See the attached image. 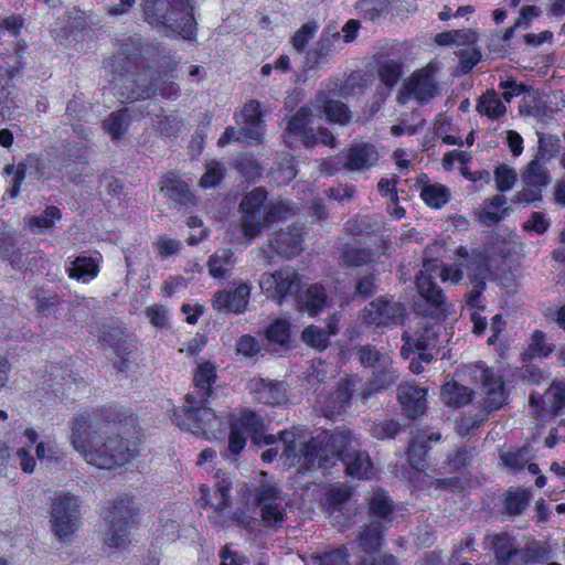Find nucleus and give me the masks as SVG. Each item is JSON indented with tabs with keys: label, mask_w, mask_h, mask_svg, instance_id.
I'll return each instance as SVG.
<instances>
[{
	"label": "nucleus",
	"mask_w": 565,
	"mask_h": 565,
	"mask_svg": "<svg viewBox=\"0 0 565 565\" xmlns=\"http://www.w3.org/2000/svg\"><path fill=\"white\" fill-rule=\"evenodd\" d=\"M156 70L147 81L149 66L145 63L142 47L139 43L124 41L118 45L117 52L105 61L109 68L110 83L124 82L130 93L127 98L140 100L159 95L167 100H175L181 93L180 86L169 78H173L178 70L180 57L157 45L152 52Z\"/></svg>",
	"instance_id": "obj_1"
},
{
	"label": "nucleus",
	"mask_w": 565,
	"mask_h": 565,
	"mask_svg": "<svg viewBox=\"0 0 565 565\" xmlns=\"http://www.w3.org/2000/svg\"><path fill=\"white\" fill-rule=\"evenodd\" d=\"M280 440L284 444L281 457L291 463L299 462L307 470L316 467L328 469L359 446L352 431L345 427L322 431L310 440H307L303 429L292 427L280 433Z\"/></svg>",
	"instance_id": "obj_2"
},
{
	"label": "nucleus",
	"mask_w": 565,
	"mask_h": 565,
	"mask_svg": "<svg viewBox=\"0 0 565 565\" xmlns=\"http://www.w3.org/2000/svg\"><path fill=\"white\" fill-rule=\"evenodd\" d=\"M72 445L89 465L100 469L122 466L137 452L134 445L116 433L115 425L85 415L74 422Z\"/></svg>",
	"instance_id": "obj_3"
},
{
	"label": "nucleus",
	"mask_w": 565,
	"mask_h": 565,
	"mask_svg": "<svg viewBox=\"0 0 565 565\" xmlns=\"http://www.w3.org/2000/svg\"><path fill=\"white\" fill-rule=\"evenodd\" d=\"M142 18L168 38L196 39L198 23L190 0H142Z\"/></svg>",
	"instance_id": "obj_4"
},
{
	"label": "nucleus",
	"mask_w": 565,
	"mask_h": 565,
	"mask_svg": "<svg viewBox=\"0 0 565 565\" xmlns=\"http://www.w3.org/2000/svg\"><path fill=\"white\" fill-rule=\"evenodd\" d=\"M436 277L443 281L450 280L458 284L463 274L461 269L438 264L437 260L423 263V270L416 275V288L425 305L423 307L420 303H416V308L424 316L440 317L447 311L446 297L441 288L437 286Z\"/></svg>",
	"instance_id": "obj_5"
},
{
	"label": "nucleus",
	"mask_w": 565,
	"mask_h": 565,
	"mask_svg": "<svg viewBox=\"0 0 565 565\" xmlns=\"http://www.w3.org/2000/svg\"><path fill=\"white\" fill-rule=\"evenodd\" d=\"M267 191L256 188L249 192V241L273 223L287 220L295 207L282 201L267 202Z\"/></svg>",
	"instance_id": "obj_6"
},
{
	"label": "nucleus",
	"mask_w": 565,
	"mask_h": 565,
	"mask_svg": "<svg viewBox=\"0 0 565 565\" xmlns=\"http://www.w3.org/2000/svg\"><path fill=\"white\" fill-rule=\"evenodd\" d=\"M79 501L71 493H60L52 500L50 522L60 541L67 542L79 526Z\"/></svg>",
	"instance_id": "obj_7"
},
{
	"label": "nucleus",
	"mask_w": 565,
	"mask_h": 565,
	"mask_svg": "<svg viewBox=\"0 0 565 565\" xmlns=\"http://www.w3.org/2000/svg\"><path fill=\"white\" fill-rule=\"evenodd\" d=\"M232 487L231 478H223L215 484V490L211 492L206 486H201L199 503L203 508H212L213 515H210V520L217 525H226L232 521H236L238 524L245 527V522L242 515H231L226 512L228 508V492Z\"/></svg>",
	"instance_id": "obj_8"
},
{
	"label": "nucleus",
	"mask_w": 565,
	"mask_h": 565,
	"mask_svg": "<svg viewBox=\"0 0 565 565\" xmlns=\"http://www.w3.org/2000/svg\"><path fill=\"white\" fill-rule=\"evenodd\" d=\"M109 529L105 533V543L109 547L124 548L129 543V530L132 525V509L129 500H115L105 514Z\"/></svg>",
	"instance_id": "obj_9"
},
{
	"label": "nucleus",
	"mask_w": 565,
	"mask_h": 565,
	"mask_svg": "<svg viewBox=\"0 0 565 565\" xmlns=\"http://www.w3.org/2000/svg\"><path fill=\"white\" fill-rule=\"evenodd\" d=\"M444 328L439 323L425 324L420 329L416 330L412 335L408 332L402 334L404 344L401 348V355L404 359H408L409 353L418 351V356L425 363L431 362L435 354L438 353L440 347L439 337Z\"/></svg>",
	"instance_id": "obj_10"
},
{
	"label": "nucleus",
	"mask_w": 565,
	"mask_h": 565,
	"mask_svg": "<svg viewBox=\"0 0 565 565\" xmlns=\"http://www.w3.org/2000/svg\"><path fill=\"white\" fill-rule=\"evenodd\" d=\"M262 484L256 490V509L265 526H281L285 520L282 492L273 483L266 481L267 473L259 472Z\"/></svg>",
	"instance_id": "obj_11"
},
{
	"label": "nucleus",
	"mask_w": 565,
	"mask_h": 565,
	"mask_svg": "<svg viewBox=\"0 0 565 565\" xmlns=\"http://www.w3.org/2000/svg\"><path fill=\"white\" fill-rule=\"evenodd\" d=\"M216 381V366L211 362L200 363L193 374L194 390L184 397L183 409L192 415L198 413L210 414L205 403L212 393V385Z\"/></svg>",
	"instance_id": "obj_12"
},
{
	"label": "nucleus",
	"mask_w": 565,
	"mask_h": 565,
	"mask_svg": "<svg viewBox=\"0 0 565 565\" xmlns=\"http://www.w3.org/2000/svg\"><path fill=\"white\" fill-rule=\"evenodd\" d=\"M406 309L399 301L379 297L362 310V320L367 326L391 327L403 322Z\"/></svg>",
	"instance_id": "obj_13"
},
{
	"label": "nucleus",
	"mask_w": 565,
	"mask_h": 565,
	"mask_svg": "<svg viewBox=\"0 0 565 565\" xmlns=\"http://www.w3.org/2000/svg\"><path fill=\"white\" fill-rule=\"evenodd\" d=\"M300 275L291 267H285L270 274H264L259 280L263 292L281 302L286 297L299 290Z\"/></svg>",
	"instance_id": "obj_14"
},
{
	"label": "nucleus",
	"mask_w": 565,
	"mask_h": 565,
	"mask_svg": "<svg viewBox=\"0 0 565 565\" xmlns=\"http://www.w3.org/2000/svg\"><path fill=\"white\" fill-rule=\"evenodd\" d=\"M472 377L481 383L482 405L488 412L497 411L504 405L507 394L501 376L483 365H476Z\"/></svg>",
	"instance_id": "obj_15"
},
{
	"label": "nucleus",
	"mask_w": 565,
	"mask_h": 565,
	"mask_svg": "<svg viewBox=\"0 0 565 565\" xmlns=\"http://www.w3.org/2000/svg\"><path fill=\"white\" fill-rule=\"evenodd\" d=\"M437 93V84L434 75V67H426L416 71L405 83L404 90L401 94L403 102L405 98H415L418 102H426Z\"/></svg>",
	"instance_id": "obj_16"
},
{
	"label": "nucleus",
	"mask_w": 565,
	"mask_h": 565,
	"mask_svg": "<svg viewBox=\"0 0 565 565\" xmlns=\"http://www.w3.org/2000/svg\"><path fill=\"white\" fill-rule=\"evenodd\" d=\"M341 49V34L335 26H329L321 34L316 47L308 52L307 65L313 68L328 63Z\"/></svg>",
	"instance_id": "obj_17"
},
{
	"label": "nucleus",
	"mask_w": 565,
	"mask_h": 565,
	"mask_svg": "<svg viewBox=\"0 0 565 565\" xmlns=\"http://www.w3.org/2000/svg\"><path fill=\"white\" fill-rule=\"evenodd\" d=\"M212 306L220 312L243 313L247 307V284L241 282L234 289L216 291Z\"/></svg>",
	"instance_id": "obj_18"
},
{
	"label": "nucleus",
	"mask_w": 565,
	"mask_h": 565,
	"mask_svg": "<svg viewBox=\"0 0 565 565\" xmlns=\"http://www.w3.org/2000/svg\"><path fill=\"white\" fill-rule=\"evenodd\" d=\"M426 394V388L412 383H404L398 386V401L408 417L416 418L425 413Z\"/></svg>",
	"instance_id": "obj_19"
},
{
	"label": "nucleus",
	"mask_w": 565,
	"mask_h": 565,
	"mask_svg": "<svg viewBox=\"0 0 565 565\" xmlns=\"http://www.w3.org/2000/svg\"><path fill=\"white\" fill-rule=\"evenodd\" d=\"M377 161L379 152L373 143H355L348 149L344 166L350 171L363 172Z\"/></svg>",
	"instance_id": "obj_20"
},
{
	"label": "nucleus",
	"mask_w": 565,
	"mask_h": 565,
	"mask_svg": "<svg viewBox=\"0 0 565 565\" xmlns=\"http://www.w3.org/2000/svg\"><path fill=\"white\" fill-rule=\"evenodd\" d=\"M161 190L174 203L189 206L195 205L196 199L190 185L174 173H168L161 179Z\"/></svg>",
	"instance_id": "obj_21"
},
{
	"label": "nucleus",
	"mask_w": 565,
	"mask_h": 565,
	"mask_svg": "<svg viewBox=\"0 0 565 565\" xmlns=\"http://www.w3.org/2000/svg\"><path fill=\"white\" fill-rule=\"evenodd\" d=\"M345 473L352 478L367 480L374 476L373 462L365 450L356 446L350 454H347L342 460Z\"/></svg>",
	"instance_id": "obj_22"
},
{
	"label": "nucleus",
	"mask_w": 565,
	"mask_h": 565,
	"mask_svg": "<svg viewBox=\"0 0 565 565\" xmlns=\"http://www.w3.org/2000/svg\"><path fill=\"white\" fill-rule=\"evenodd\" d=\"M249 392L256 401L267 405L280 404L286 399V390L281 383L266 382L260 377L249 380Z\"/></svg>",
	"instance_id": "obj_23"
},
{
	"label": "nucleus",
	"mask_w": 565,
	"mask_h": 565,
	"mask_svg": "<svg viewBox=\"0 0 565 565\" xmlns=\"http://www.w3.org/2000/svg\"><path fill=\"white\" fill-rule=\"evenodd\" d=\"M131 116L128 108L111 111L103 121L102 129L114 140H121L131 126Z\"/></svg>",
	"instance_id": "obj_24"
},
{
	"label": "nucleus",
	"mask_w": 565,
	"mask_h": 565,
	"mask_svg": "<svg viewBox=\"0 0 565 565\" xmlns=\"http://www.w3.org/2000/svg\"><path fill=\"white\" fill-rule=\"evenodd\" d=\"M399 377V372L395 367L392 356L384 362L380 367H376L372 372V377L370 379L369 385L370 388L365 390L363 393V398H367L373 391H382L386 390L391 385H393Z\"/></svg>",
	"instance_id": "obj_25"
},
{
	"label": "nucleus",
	"mask_w": 565,
	"mask_h": 565,
	"mask_svg": "<svg viewBox=\"0 0 565 565\" xmlns=\"http://www.w3.org/2000/svg\"><path fill=\"white\" fill-rule=\"evenodd\" d=\"M354 384L352 381H341L324 403L326 416L342 414L350 404Z\"/></svg>",
	"instance_id": "obj_26"
},
{
	"label": "nucleus",
	"mask_w": 565,
	"mask_h": 565,
	"mask_svg": "<svg viewBox=\"0 0 565 565\" xmlns=\"http://www.w3.org/2000/svg\"><path fill=\"white\" fill-rule=\"evenodd\" d=\"M327 301L326 290L318 284L310 285L297 296V306L300 311L315 316L320 312Z\"/></svg>",
	"instance_id": "obj_27"
},
{
	"label": "nucleus",
	"mask_w": 565,
	"mask_h": 565,
	"mask_svg": "<svg viewBox=\"0 0 565 565\" xmlns=\"http://www.w3.org/2000/svg\"><path fill=\"white\" fill-rule=\"evenodd\" d=\"M505 204L507 198L503 194L492 196L483 209L475 213L478 222L484 226L497 224L510 212V207L505 206Z\"/></svg>",
	"instance_id": "obj_28"
},
{
	"label": "nucleus",
	"mask_w": 565,
	"mask_h": 565,
	"mask_svg": "<svg viewBox=\"0 0 565 565\" xmlns=\"http://www.w3.org/2000/svg\"><path fill=\"white\" fill-rule=\"evenodd\" d=\"M550 96L537 93H527L520 104V113L524 116L545 121L551 117L553 109L547 106Z\"/></svg>",
	"instance_id": "obj_29"
},
{
	"label": "nucleus",
	"mask_w": 565,
	"mask_h": 565,
	"mask_svg": "<svg viewBox=\"0 0 565 565\" xmlns=\"http://www.w3.org/2000/svg\"><path fill=\"white\" fill-rule=\"evenodd\" d=\"M316 108L322 111L329 121L339 125H347L352 117L350 110L343 103L328 99L323 93L317 96Z\"/></svg>",
	"instance_id": "obj_30"
},
{
	"label": "nucleus",
	"mask_w": 565,
	"mask_h": 565,
	"mask_svg": "<svg viewBox=\"0 0 565 565\" xmlns=\"http://www.w3.org/2000/svg\"><path fill=\"white\" fill-rule=\"evenodd\" d=\"M70 278L82 282H89L99 273L97 259L88 256H78L66 266Z\"/></svg>",
	"instance_id": "obj_31"
},
{
	"label": "nucleus",
	"mask_w": 565,
	"mask_h": 565,
	"mask_svg": "<svg viewBox=\"0 0 565 565\" xmlns=\"http://www.w3.org/2000/svg\"><path fill=\"white\" fill-rule=\"evenodd\" d=\"M206 408L210 411L209 415L201 412L198 413V415H192L190 414V412L184 411L182 407L181 411L183 413L184 418H182V416L179 415L178 413H174V420L178 424V426H180L183 429H218L217 427L214 426V422L218 420V416L211 408Z\"/></svg>",
	"instance_id": "obj_32"
},
{
	"label": "nucleus",
	"mask_w": 565,
	"mask_h": 565,
	"mask_svg": "<svg viewBox=\"0 0 565 565\" xmlns=\"http://www.w3.org/2000/svg\"><path fill=\"white\" fill-rule=\"evenodd\" d=\"M531 501V492L522 488H511L507 491L502 505V513L509 518L521 515Z\"/></svg>",
	"instance_id": "obj_33"
},
{
	"label": "nucleus",
	"mask_w": 565,
	"mask_h": 565,
	"mask_svg": "<svg viewBox=\"0 0 565 565\" xmlns=\"http://www.w3.org/2000/svg\"><path fill=\"white\" fill-rule=\"evenodd\" d=\"M235 264L236 258L231 249H220L209 258V274L215 279L225 278L235 267Z\"/></svg>",
	"instance_id": "obj_34"
},
{
	"label": "nucleus",
	"mask_w": 565,
	"mask_h": 565,
	"mask_svg": "<svg viewBox=\"0 0 565 565\" xmlns=\"http://www.w3.org/2000/svg\"><path fill=\"white\" fill-rule=\"evenodd\" d=\"M276 250L286 258L295 257L302 250V235L299 228L295 227L289 232H279L275 239Z\"/></svg>",
	"instance_id": "obj_35"
},
{
	"label": "nucleus",
	"mask_w": 565,
	"mask_h": 565,
	"mask_svg": "<svg viewBox=\"0 0 565 565\" xmlns=\"http://www.w3.org/2000/svg\"><path fill=\"white\" fill-rule=\"evenodd\" d=\"M439 434H430L429 436L418 435L414 437L408 447V460L412 467L417 470H423L425 467V457L428 450L430 449L428 441L430 440H439Z\"/></svg>",
	"instance_id": "obj_36"
},
{
	"label": "nucleus",
	"mask_w": 565,
	"mask_h": 565,
	"mask_svg": "<svg viewBox=\"0 0 565 565\" xmlns=\"http://www.w3.org/2000/svg\"><path fill=\"white\" fill-rule=\"evenodd\" d=\"M486 540L494 552L499 564L508 562L513 555L519 553L514 540L508 534L488 535Z\"/></svg>",
	"instance_id": "obj_37"
},
{
	"label": "nucleus",
	"mask_w": 565,
	"mask_h": 565,
	"mask_svg": "<svg viewBox=\"0 0 565 565\" xmlns=\"http://www.w3.org/2000/svg\"><path fill=\"white\" fill-rule=\"evenodd\" d=\"M355 359L362 366L375 370L386 362L391 355L372 344H363L354 348Z\"/></svg>",
	"instance_id": "obj_38"
},
{
	"label": "nucleus",
	"mask_w": 565,
	"mask_h": 565,
	"mask_svg": "<svg viewBox=\"0 0 565 565\" xmlns=\"http://www.w3.org/2000/svg\"><path fill=\"white\" fill-rule=\"evenodd\" d=\"M338 331L335 324H329L326 328L309 326L302 331L301 339L308 345L322 351L329 345L330 335L338 333Z\"/></svg>",
	"instance_id": "obj_39"
},
{
	"label": "nucleus",
	"mask_w": 565,
	"mask_h": 565,
	"mask_svg": "<svg viewBox=\"0 0 565 565\" xmlns=\"http://www.w3.org/2000/svg\"><path fill=\"white\" fill-rule=\"evenodd\" d=\"M472 392L455 381L447 382L441 388L443 402L451 407H461L471 401Z\"/></svg>",
	"instance_id": "obj_40"
},
{
	"label": "nucleus",
	"mask_w": 565,
	"mask_h": 565,
	"mask_svg": "<svg viewBox=\"0 0 565 565\" xmlns=\"http://www.w3.org/2000/svg\"><path fill=\"white\" fill-rule=\"evenodd\" d=\"M65 114L71 122L73 131L79 138L87 140L88 128L83 124L84 118L87 114L85 104L76 98H73L67 102Z\"/></svg>",
	"instance_id": "obj_41"
},
{
	"label": "nucleus",
	"mask_w": 565,
	"mask_h": 565,
	"mask_svg": "<svg viewBox=\"0 0 565 565\" xmlns=\"http://www.w3.org/2000/svg\"><path fill=\"white\" fill-rule=\"evenodd\" d=\"M61 217L60 209L51 205L47 206L42 214L29 217L25 222V227L35 234L51 231L55 225V221Z\"/></svg>",
	"instance_id": "obj_42"
},
{
	"label": "nucleus",
	"mask_w": 565,
	"mask_h": 565,
	"mask_svg": "<svg viewBox=\"0 0 565 565\" xmlns=\"http://www.w3.org/2000/svg\"><path fill=\"white\" fill-rule=\"evenodd\" d=\"M247 433V415L242 414L239 417L231 420V431L228 437V450L232 455L237 456L245 447Z\"/></svg>",
	"instance_id": "obj_43"
},
{
	"label": "nucleus",
	"mask_w": 565,
	"mask_h": 565,
	"mask_svg": "<svg viewBox=\"0 0 565 565\" xmlns=\"http://www.w3.org/2000/svg\"><path fill=\"white\" fill-rule=\"evenodd\" d=\"M477 110L483 116L495 119L504 115L507 109L504 102L494 92H487L479 98Z\"/></svg>",
	"instance_id": "obj_44"
},
{
	"label": "nucleus",
	"mask_w": 565,
	"mask_h": 565,
	"mask_svg": "<svg viewBox=\"0 0 565 565\" xmlns=\"http://www.w3.org/2000/svg\"><path fill=\"white\" fill-rule=\"evenodd\" d=\"M375 254L369 247L347 245L341 256V262L347 266L359 267L374 260Z\"/></svg>",
	"instance_id": "obj_45"
},
{
	"label": "nucleus",
	"mask_w": 565,
	"mask_h": 565,
	"mask_svg": "<svg viewBox=\"0 0 565 565\" xmlns=\"http://www.w3.org/2000/svg\"><path fill=\"white\" fill-rule=\"evenodd\" d=\"M554 350V345L546 341V335L543 331L535 330L531 335V342L527 350L523 354V360L540 356L547 358Z\"/></svg>",
	"instance_id": "obj_46"
},
{
	"label": "nucleus",
	"mask_w": 565,
	"mask_h": 565,
	"mask_svg": "<svg viewBox=\"0 0 565 565\" xmlns=\"http://www.w3.org/2000/svg\"><path fill=\"white\" fill-rule=\"evenodd\" d=\"M370 513L382 520H387L394 511L392 499L383 490H376L370 499Z\"/></svg>",
	"instance_id": "obj_47"
},
{
	"label": "nucleus",
	"mask_w": 565,
	"mask_h": 565,
	"mask_svg": "<svg viewBox=\"0 0 565 565\" xmlns=\"http://www.w3.org/2000/svg\"><path fill=\"white\" fill-rule=\"evenodd\" d=\"M381 539V524L377 522H372L371 524L365 525L360 532L359 543L364 552L372 553L380 547Z\"/></svg>",
	"instance_id": "obj_48"
},
{
	"label": "nucleus",
	"mask_w": 565,
	"mask_h": 565,
	"mask_svg": "<svg viewBox=\"0 0 565 565\" xmlns=\"http://www.w3.org/2000/svg\"><path fill=\"white\" fill-rule=\"evenodd\" d=\"M523 183L544 189L551 180L550 172L543 164L530 162L522 175Z\"/></svg>",
	"instance_id": "obj_49"
},
{
	"label": "nucleus",
	"mask_w": 565,
	"mask_h": 565,
	"mask_svg": "<svg viewBox=\"0 0 565 565\" xmlns=\"http://www.w3.org/2000/svg\"><path fill=\"white\" fill-rule=\"evenodd\" d=\"M183 120L180 116L174 114L158 115L154 120V128L163 137H177L181 129Z\"/></svg>",
	"instance_id": "obj_50"
},
{
	"label": "nucleus",
	"mask_w": 565,
	"mask_h": 565,
	"mask_svg": "<svg viewBox=\"0 0 565 565\" xmlns=\"http://www.w3.org/2000/svg\"><path fill=\"white\" fill-rule=\"evenodd\" d=\"M422 199L433 207H440L449 201V190L441 184H431L423 189Z\"/></svg>",
	"instance_id": "obj_51"
},
{
	"label": "nucleus",
	"mask_w": 565,
	"mask_h": 565,
	"mask_svg": "<svg viewBox=\"0 0 565 565\" xmlns=\"http://www.w3.org/2000/svg\"><path fill=\"white\" fill-rule=\"evenodd\" d=\"M225 175L224 166L215 160L206 163L205 172L199 181V185L203 189H210L216 186Z\"/></svg>",
	"instance_id": "obj_52"
},
{
	"label": "nucleus",
	"mask_w": 565,
	"mask_h": 565,
	"mask_svg": "<svg viewBox=\"0 0 565 565\" xmlns=\"http://www.w3.org/2000/svg\"><path fill=\"white\" fill-rule=\"evenodd\" d=\"M401 75L402 66L396 61H385L379 66L381 83L385 85L387 89H392L396 85Z\"/></svg>",
	"instance_id": "obj_53"
},
{
	"label": "nucleus",
	"mask_w": 565,
	"mask_h": 565,
	"mask_svg": "<svg viewBox=\"0 0 565 565\" xmlns=\"http://www.w3.org/2000/svg\"><path fill=\"white\" fill-rule=\"evenodd\" d=\"M399 430V423L391 418L374 422L370 429L371 435L380 440L392 439Z\"/></svg>",
	"instance_id": "obj_54"
},
{
	"label": "nucleus",
	"mask_w": 565,
	"mask_h": 565,
	"mask_svg": "<svg viewBox=\"0 0 565 565\" xmlns=\"http://www.w3.org/2000/svg\"><path fill=\"white\" fill-rule=\"evenodd\" d=\"M500 459L511 470H520L530 461V449L523 447L516 450L501 452Z\"/></svg>",
	"instance_id": "obj_55"
},
{
	"label": "nucleus",
	"mask_w": 565,
	"mask_h": 565,
	"mask_svg": "<svg viewBox=\"0 0 565 565\" xmlns=\"http://www.w3.org/2000/svg\"><path fill=\"white\" fill-rule=\"evenodd\" d=\"M377 275L375 273H369L359 277L355 281L353 298L361 297L363 299L372 297L376 290Z\"/></svg>",
	"instance_id": "obj_56"
},
{
	"label": "nucleus",
	"mask_w": 565,
	"mask_h": 565,
	"mask_svg": "<svg viewBox=\"0 0 565 565\" xmlns=\"http://www.w3.org/2000/svg\"><path fill=\"white\" fill-rule=\"evenodd\" d=\"M494 181L500 192L509 191L516 182V172L507 166H500L494 171Z\"/></svg>",
	"instance_id": "obj_57"
},
{
	"label": "nucleus",
	"mask_w": 565,
	"mask_h": 565,
	"mask_svg": "<svg viewBox=\"0 0 565 565\" xmlns=\"http://www.w3.org/2000/svg\"><path fill=\"white\" fill-rule=\"evenodd\" d=\"M319 29L317 22H308L303 24L292 36L291 44L295 50L302 51L309 40L315 36Z\"/></svg>",
	"instance_id": "obj_58"
},
{
	"label": "nucleus",
	"mask_w": 565,
	"mask_h": 565,
	"mask_svg": "<svg viewBox=\"0 0 565 565\" xmlns=\"http://www.w3.org/2000/svg\"><path fill=\"white\" fill-rule=\"evenodd\" d=\"M543 190L535 186L523 183V188L515 193L512 199L514 203L531 204L542 200Z\"/></svg>",
	"instance_id": "obj_59"
},
{
	"label": "nucleus",
	"mask_w": 565,
	"mask_h": 565,
	"mask_svg": "<svg viewBox=\"0 0 565 565\" xmlns=\"http://www.w3.org/2000/svg\"><path fill=\"white\" fill-rule=\"evenodd\" d=\"M158 254L161 258H168L180 252L182 243L178 239L170 238L168 236H160L154 243Z\"/></svg>",
	"instance_id": "obj_60"
},
{
	"label": "nucleus",
	"mask_w": 565,
	"mask_h": 565,
	"mask_svg": "<svg viewBox=\"0 0 565 565\" xmlns=\"http://www.w3.org/2000/svg\"><path fill=\"white\" fill-rule=\"evenodd\" d=\"M267 338L279 344H284L289 338V323L286 320H277L267 329Z\"/></svg>",
	"instance_id": "obj_61"
},
{
	"label": "nucleus",
	"mask_w": 565,
	"mask_h": 565,
	"mask_svg": "<svg viewBox=\"0 0 565 565\" xmlns=\"http://www.w3.org/2000/svg\"><path fill=\"white\" fill-rule=\"evenodd\" d=\"M350 492L345 487H332L327 493V503L332 510H341L349 500Z\"/></svg>",
	"instance_id": "obj_62"
},
{
	"label": "nucleus",
	"mask_w": 565,
	"mask_h": 565,
	"mask_svg": "<svg viewBox=\"0 0 565 565\" xmlns=\"http://www.w3.org/2000/svg\"><path fill=\"white\" fill-rule=\"evenodd\" d=\"M14 458L18 461L19 468L25 473H32L35 469L36 461L32 456L31 450L23 446L17 449Z\"/></svg>",
	"instance_id": "obj_63"
},
{
	"label": "nucleus",
	"mask_w": 565,
	"mask_h": 565,
	"mask_svg": "<svg viewBox=\"0 0 565 565\" xmlns=\"http://www.w3.org/2000/svg\"><path fill=\"white\" fill-rule=\"evenodd\" d=\"M345 547L334 550L320 556V565H349Z\"/></svg>",
	"instance_id": "obj_64"
}]
</instances>
